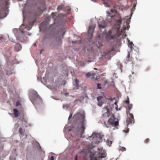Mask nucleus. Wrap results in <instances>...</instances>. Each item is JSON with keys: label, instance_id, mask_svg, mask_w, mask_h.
<instances>
[{"label": "nucleus", "instance_id": "obj_35", "mask_svg": "<svg viewBox=\"0 0 160 160\" xmlns=\"http://www.w3.org/2000/svg\"><path fill=\"white\" fill-rule=\"evenodd\" d=\"M54 158L53 156H52L50 158V160H54Z\"/></svg>", "mask_w": 160, "mask_h": 160}, {"label": "nucleus", "instance_id": "obj_9", "mask_svg": "<svg viewBox=\"0 0 160 160\" xmlns=\"http://www.w3.org/2000/svg\"><path fill=\"white\" fill-rule=\"evenodd\" d=\"M86 76L88 78L90 77L93 80H96L98 78V76L94 73L88 72L86 74Z\"/></svg>", "mask_w": 160, "mask_h": 160}, {"label": "nucleus", "instance_id": "obj_34", "mask_svg": "<svg viewBox=\"0 0 160 160\" xmlns=\"http://www.w3.org/2000/svg\"><path fill=\"white\" fill-rule=\"evenodd\" d=\"M107 13L108 15V16H109V15L110 14V12L109 11H107Z\"/></svg>", "mask_w": 160, "mask_h": 160}, {"label": "nucleus", "instance_id": "obj_41", "mask_svg": "<svg viewBox=\"0 0 160 160\" xmlns=\"http://www.w3.org/2000/svg\"><path fill=\"white\" fill-rule=\"evenodd\" d=\"M125 132H126V133H128V132L129 131L128 130H126V131H125Z\"/></svg>", "mask_w": 160, "mask_h": 160}, {"label": "nucleus", "instance_id": "obj_50", "mask_svg": "<svg viewBox=\"0 0 160 160\" xmlns=\"http://www.w3.org/2000/svg\"><path fill=\"white\" fill-rule=\"evenodd\" d=\"M34 46H36V43H35L34 45Z\"/></svg>", "mask_w": 160, "mask_h": 160}, {"label": "nucleus", "instance_id": "obj_12", "mask_svg": "<svg viewBox=\"0 0 160 160\" xmlns=\"http://www.w3.org/2000/svg\"><path fill=\"white\" fill-rule=\"evenodd\" d=\"M102 24H101L99 22L98 23V27L99 29H102L105 28L107 26V24L105 21L102 22Z\"/></svg>", "mask_w": 160, "mask_h": 160}, {"label": "nucleus", "instance_id": "obj_10", "mask_svg": "<svg viewBox=\"0 0 160 160\" xmlns=\"http://www.w3.org/2000/svg\"><path fill=\"white\" fill-rule=\"evenodd\" d=\"M103 111L104 113L103 114V117H108L109 116L110 110L108 107L104 108Z\"/></svg>", "mask_w": 160, "mask_h": 160}, {"label": "nucleus", "instance_id": "obj_33", "mask_svg": "<svg viewBox=\"0 0 160 160\" xmlns=\"http://www.w3.org/2000/svg\"><path fill=\"white\" fill-rule=\"evenodd\" d=\"M121 149L123 151H126V148L124 147H122L121 148Z\"/></svg>", "mask_w": 160, "mask_h": 160}, {"label": "nucleus", "instance_id": "obj_16", "mask_svg": "<svg viewBox=\"0 0 160 160\" xmlns=\"http://www.w3.org/2000/svg\"><path fill=\"white\" fill-rule=\"evenodd\" d=\"M115 49L114 48H112L111 50H108L106 52H105L106 55H109L111 54V52L112 51H114Z\"/></svg>", "mask_w": 160, "mask_h": 160}, {"label": "nucleus", "instance_id": "obj_37", "mask_svg": "<svg viewBox=\"0 0 160 160\" xmlns=\"http://www.w3.org/2000/svg\"><path fill=\"white\" fill-rule=\"evenodd\" d=\"M75 160H78V156L76 155L75 158Z\"/></svg>", "mask_w": 160, "mask_h": 160}, {"label": "nucleus", "instance_id": "obj_30", "mask_svg": "<svg viewBox=\"0 0 160 160\" xmlns=\"http://www.w3.org/2000/svg\"><path fill=\"white\" fill-rule=\"evenodd\" d=\"M149 141V138H147L145 141V143H148Z\"/></svg>", "mask_w": 160, "mask_h": 160}, {"label": "nucleus", "instance_id": "obj_20", "mask_svg": "<svg viewBox=\"0 0 160 160\" xmlns=\"http://www.w3.org/2000/svg\"><path fill=\"white\" fill-rule=\"evenodd\" d=\"M107 143L108 145V146H110L112 144V142L111 141L109 140H107Z\"/></svg>", "mask_w": 160, "mask_h": 160}, {"label": "nucleus", "instance_id": "obj_26", "mask_svg": "<svg viewBox=\"0 0 160 160\" xmlns=\"http://www.w3.org/2000/svg\"><path fill=\"white\" fill-rule=\"evenodd\" d=\"M111 12L114 13H116L117 12V11L114 9H111Z\"/></svg>", "mask_w": 160, "mask_h": 160}, {"label": "nucleus", "instance_id": "obj_39", "mask_svg": "<svg viewBox=\"0 0 160 160\" xmlns=\"http://www.w3.org/2000/svg\"><path fill=\"white\" fill-rule=\"evenodd\" d=\"M117 103H118V102L117 101H116L115 102H114V104L116 105V106L118 105Z\"/></svg>", "mask_w": 160, "mask_h": 160}, {"label": "nucleus", "instance_id": "obj_32", "mask_svg": "<svg viewBox=\"0 0 160 160\" xmlns=\"http://www.w3.org/2000/svg\"><path fill=\"white\" fill-rule=\"evenodd\" d=\"M117 22H118L119 23H121L122 22V20L121 19H120L117 20Z\"/></svg>", "mask_w": 160, "mask_h": 160}, {"label": "nucleus", "instance_id": "obj_5", "mask_svg": "<svg viewBox=\"0 0 160 160\" xmlns=\"http://www.w3.org/2000/svg\"><path fill=\"white\" fill-rule=\"evenodd\" d=\"M112 32L109 30L106 36V38L108 40L115 39L119 37L121 35V33L119 31V29L118 30L115 35H111Z\"/></svg>", "mask_w": 160, "mask_h": 160}, {"label": "nucleus", "instance_id": "obj_1", "mask_svg": "<svg viewBox=\"0 0 160 160\" xmlns=\"http://www.w3.org/2000/svg\"><path fill=\"white\" fill-rule=\"evenodd\" d=\"M85 118V114L84 111L81 110L77 112L73 116V118L75 121L78 123L79 125H81L80 130L81 132V135L82 136L83 133L85 129L84 126V122Z\"/></svg>", "mask_w": 160, "mask_h": 160}, {"label": "nucleus", "instance_id": "obj_47", "mask_svg": "<svg viewBox=\"0 0 160 160\" xmlns=\"http://www.w3.org/2000/svg\"><path fill=\"white\" fill-rule=\"evenodd\" d=\"M3 38V37H1L0 38V39L2 40Z\"/></svg>", "mask_w": 160, "mask_h": 160}, {"label": "nucleus", "instance_id": "obj_29", "mask_svg": "<svg viewBox=\"0 0 160 160\" xmlns=\"http://www.w3.org/2000/svg\"><path fill=\"white\" fill-rule=\"evenodd\" d=\"M62 9V7L61 6H59L57 8V10L58 11H59V10H61Z\"/></svg>", "mask_w": 160, "mask_h": 160}, {"label": "nucleus", "instance_id": "obj_13", "mask_svg": "<svg viewBox=\"0 0 160 160\" xmlns=\"http://www.w3.org/2000/svg\"><path fill=\"white\" fill-rule=\"evenodd\" d=\"M7 15L4 10H2L0 11V18H4Z\"/></svg>", "mask_w": 160, "mask_h": 160}, {"label": "nucleus", "instance_id": "obj_15", "mask_svg": "<svg viewBox=\"0 0 160 160\" xmlns=\"http://www.w3.org/2000/svg\"><path fill=\"white\" fill-rule=\"evenodd\" d=\"M130 52L129 51H128V54L126 58V60L127 61V62L132 61L133 58L132 57H130Z\"/></svg>", "mask_w": 160, "mask_h": 160}, {"label": "nucleus", "instance_id": "obj_43", "mask_svg": "<svg viewBox=\"0 0 160 160\" xmlns=\"http://www.w3.org/2000/svg\"><path fill=\"white\" fill-rule=\"evenodd\" d=\"M1 65H0V73L1 72Z\"/></svg>", "mask_w": 160, "mask_h": 160}, {"label": "nucleus", "instance_id": "obj_2", "mask_svg": "<svg viewBox=\"0 0 160 160\" xmlns=\"http://www.w3.org/2000/svg\"><path fill=\"white\" fill-rule=\"evenodd\" d=\"M105 150L102 148H98V151L90 155V160H102V158L106 157Z\"/></svg>", "mask_w": 160, "mask_h": 160}, {"label": "nucleus", "instance_id": "obj_3", "mask_svg": "<svg viewBox=\"0 0 160 160\" xmlns=\"http://www.w3.org/2000/svg\"><path fill=\"white\" fill-rule=\"evenodd\" d=\"M29 98L33 104H35L41 100V99L38 93L35 91H32L31 92L29 95Z\"/></svg>", "mask_w": 160, "mask_h": 160}, {"label": "nucleus", "instance_id": "obj_49", "mask_svg": "<svg viewBox=\"0 0 160 160\" xmlns=\"http://www.w3.org/2000/svg\"><path fill=\"white\" fill-rule=\"evenodd\" d=\"M16 106H18V103H16Z\"/></svg>", "mask_w": 160, "mask_h": 160}, {"label": "nucleus", "instance_id": "obj_19", "mask_svg": "<svg viewBox=\"0 0 160 160\" xmlns=\"http://www.w3.org/2000/svg\"><path fill=\"white\" fill-rule=\"evenodd\" d=\"M79 82V81L77 78H76L75 80V83L74 84V85L76 86V87H78V85Z\"/></svg>", "mask_w": 160, "mask_h": 160}, {"label": "nucleus", "instance_id": "obj_53", "mask_svg": "<svg viewBox=\"0 0 160 160\" xmlns=\"http://www.w3.org/2000/svg\"><path fill=\"white\" fill-rule=\"evenodd\" d=\"M94 69H96H96H96V68H94Z\"/></svg>", "mask_w": 160, "mask_h": 160}, {"label": "nucleus", "instance_id": "obj_8", "mask_svg": "<svg viewBox=\"0 0 160 160\" xmlns=\"http://www.w3.org/2000/svg\"><path fill=\"white\" fill-rule=\"evenodd\" d=\"M56 13L52 12L51 16L53 19L54 23H58L59 22L60 20V17L59 16H56Z\"/></svg>", "mask_w": 160, "mask_h": 160}, {"label": "nucleus", "instance_id": "obj_24", "mask_svg": "<svg viewBox=\"0 0 160 160\" xmlns=\"http://www.w3.org/2000/svg\"><path fill=\"white\" fill-rule=\"evenodd\" d=\"M103 102L102 101H98V105L100 106V107H101L102 105L103 104Z\"/></svg>", "mask_w": 160, "mask_h": 160}, {"label": "nucleus", "instance_id": "obj_42", "mask_svg": "<svg viewBox=\"0 0 160 160\" xmlns=\"http://www.w3.org/2000/svg\"><path fill=\"white\" fill-rule=\"evenodd\" d=\"M21 32H22V33H24V31L22 30H21Z\"/></svg>", "mask_w": 160, "mask_h": 160}, {"label": "nucleus", "instance_id": "obj_44", "mask_svg": "<svg viewBox=\"0 0 160 160\" xmlns=\"http://www.w3.org/2000/svg\"><path fill=\"white\" fill-rule=\"evenodd\" d=\"M115 108L117 110H118V105Z\"/></svg>", "mask_w": 160, "mask_h": 160}, {"label": "nucleus", "instance_id": "obj_36", "mask_svg": "<svg viewBox=\"0 0 160 160\" xmlns=\"http://www.w3.org/2000/svg\"><path fill=\"white\" fill-rule=\"evenodd\" d=\"M114 99V98H109L108 99V100H110L111 101H112Z\"/></svg>", "mask_w": 160, "mask_h": 160}, {"label": "nucleus", "instance_id": "obj_31", "mask_svg": "<svg viewBox=\"0 0 160 160\" xmlns=\"http://www.w3.org/2000/svg\"><path fill=\"white\" fill-rule=\"evenodd\" d=\"M103 3L106 5V6H108V3L106 2H104Z\"/></svg>", "mask_w": 160, "mask_h": 160}, {"label": "nucleus", "instance_id": "obj_40", "mask_svg": "<svg viewBox=\"0 0 160 160\" xmlns=\"http://www.w3.org/2000/svg\"><path fill=\"white\" fill-rule=\"evenodd\" d=\"M23 26H24V24H22V25H21V27H20V29H22V27Z\"/></svg>", "mask_w": 160, "mask_h": 160}, {"label": "nucleus", "instance_id": "obj_22", "mask_svg": "<svg viewBox=\"0 0 160 160\" xmlns=\"http://www.w3.org/2000/svg\"><path fill=\"white\" fill-rule=\"evenodd\" d=\"M19 132L21 135L23 134V129L22 128H19Z\"/></svg>", "mask_w": 160, "mask_h": 160}, {"label": "nucleus", "instance_id": "obj_7", "mask_svg": "<svg viewBox=\"0 0 160 160\" xmlns=\"http://www.w3.org/2000/svg\"><path fill=\"white\" fill-rule=\"evenodd\" d=\"M128 115V118L126 121V122L128 125L129 124L134 123V117L132 114L129 112H128L127 113Z\"/></svg>", "mask_w": 160, "mask_h": 160}, {"label": "nucleus", "instance_id": "obj_4", "mask_svg": "<svg viewBox=\"0 0 160 160\" xmlns=\"http://www.w3.org/2000/svg\"><path fill=\"white\" fill-rule=\"evenodd\" d=\"M89 139L92 140L91 143L92 144H98L100 142V140L102 138V136L99 133L96 134L93 133L91 136L88 137Z\"/></svg>", "mask_w": 160, "mask_h": 160}, {"label": "nucleus", "instance_id": "obj_45", "mask_svg": "<svg viewBox=\"0 0 160 160\" xmlns=\"http://www.w3.org/2000/svg\"><path fill=\"white\" fill-rule=\"evenodd\" d=\"M136 4H134L133 5V8H135V7H136Z\"/></svg>", "mask_w": 160, "mask_h": 160}, {"label": "nucleus", "instance_id": "obj_17", "mask_svg": "<svg viewBox=\"0 0 160 160\" xmlns=\"http://www.w3.org/2000/svg\"><path fill=\"white\" fill-rule=\"evenodd\" d=\"M93 31H90L89 32L88 30V36L89 37V38H91L92 37L93 35Z\"/></svg>", "mask_w": 160, "mask_h": 160}, {"label": "nucleus", "instance_id": "obj_27", "mask_svg": "<svg viewBox=\"0 0 160 160\" xmlns=\"http://www.w3.org/2000/svg\"><path fill=\"white\" fill-rule=\"evenodd\" d=\"M125 102L127 104H129V101L128 97V99L125 101Z\"/></svg>", "mask_w": 160, "mask_h": 160}, {"label": "nucleus", "instance_id": "obj_48", "mask_svg": "<svg viewBox=\"0 0 160 160\" xmlns=\"http://www.w3.org/2000/svg\"><path fill=\"white\" fill-rule=\"evenodd\" d=\"M27 30H30V28H27Z\"/></svg>", "mask_w": 160, "mask_h": 160}, {"label": "nucleus", "instance_id": "obj_46", "mask_svg": "<svg viewBox=\"0 0 160 160\" xmlns=\"http://www.w3.org/2000/svg\"><path fill=\"white\" fill-rule=\"evenodd\" d=\"M68 93H65V95H66V96H67V95H68Z\"/></svg>", "mask_w": 160, "mask_h": 160}, {"label": "nucleus", "instance_id": "obj_18", "mask_svg": "<svg viewBox=\"0 0 160 160\" xmlns=\"http://www.w3.org/2000/svg\"><path fill=\"white\" fill-rule=\"evenodd\" d=\"M94 28L95 26L94 25H90L89 26L88 30L89 32L90 31H93Z\"/></svg>", "mask_w": 160, "mask_h": 160}, {"label": "nucleus", "instance_id": "obj_11", "mask_svg": "<svg viewBox=\"0 0 160 160\" xmlns=\"http://www.w3.org/2000/svg\"><path fill=\"white\" fill-rule=\"evenodd\" d=\"M21 48V45L19 43H17L14 47V50L16 52L19 51Z\"/></svg>", "mask_w": 160, "mask_h": 160}, {"label": "nucleus", "instance_id": "obj_21", "mask_svg": "<svg viewBox=\"0 0 160 160\" xmlns=\"http://www.w3.org/2000/svg\"><path fill=\"white\" fill-rule=\"evenodd\" d=\"M78 64L79 65L81 66H85V63L83 62L82 61H80L79 62Z\"/></svg>", "mask_w": 160, "mask_h": 160}, {"label": "nucleus", "instance_id": "obj_28", "mask_svg": "<svg viewBox=\"0 0 160 160\" xmlns=\"http://www.w3.org/2000/svg\"><path fill=\"white\" fill-rule=\"evenodd\" d=\"M100 85V83H98L97 84V88L98 89H101V87Z\"/></svg>", "mask_w": 160, "mask_h": 160}, {"label": "nucleus", "instance_id": "obj_52", "mask_svg": "<svg viewBox=\"0 0 160 160\" xmlns=\"http://www.w3.org/2000/svg\"><path fill=\"white\" fill-rule=\"evenodd\" d=\"M106 127H107V128H108L109 127H108V126H106Z\"/></svg>", "mask_w": 160, "mask_h": 160}, {"label": "nucleus", "instance_id": "obj_38", "mask_svg": "<svg viewBox=\"0 0 160 160\" xmlns=\"http://www.w3.org/2000/svg\"><path fill=\"white\" fill-rule=\"evenodd\" d=\"M72 114H71L69 117V119L71 118V117H72Z\"/></svg>", "mask_w": 160, "mask_h": 160}, {"label": "nucleus", "instance_id": "obj_25", "mask_svg": "<svg viewBox=\"0 0 160 160\" xmlns=\"http://www.w3.org/2000/svg\"><path fill=\"white\" fill-rule=\"evenodd\" d=\"M132 107V104H129L128 106V109L129 110H130Z\"/></svg>", "mask_w": 160, "mask_h": 160}, {"label": "nucleus", "instance_id": "obj_51", "mask_svg": "<svg viewBox=\"0 0 160 160\" xmlns=\"http://www.w3.org/2000/svg\"><path fill=\"white\" fill-rule=\"evenodd\" d=\"M5 1H7L8 0H4Z\"/></svg>", "mask_w": 160, "mask_h": 160}, {"label": "nucleus", "instance_id": "obj_6", "mask_svg": "<svg viewBox=\"0 0 160 160\" xmlns=\"http://www.w3.org/2000/svg\"><path fill=\"white\" fill-rule=\"evenodd\" d=\"M116 118L113 115H112L111 118L108 121V123L112 126H116L118 125L119 122L118 121H115Z\"/></svg>", "mask_w": 160, "mask_h": 160}, {"label": "nucleus", "instance_id": "obj_54", "mask_svg": "<svg viewBox=\"0 0 160 160\" xmlns=\"http://www.w3.org/2000/svg\"><path fill=\"white\" fill-rule=\"evenodd\" d=\"M102 1H104V0H102Z\"/></svg>", "mask_w": 160, "mask_h": 160}, {"label": "nucleus", "instance_id": "obj_14", "mask_svg": "<svg viewBox=\"0 0 160 160\" xmlns=\"http://www.w3.org/2000/svg\"><path fill=\"white\" fill-rule=\"evenodd\" d=\"M14 115L15 118H17L20 114V112L16 108L13 109Z\"/></svg>", "mask_w": 160, "mask_h": 160}, {"label": "nucleus", "instance_id": "obj_23", "mask_svg": "<svg viewBox=\"0 0 160 160\" xmlns=\"http://www.w3.org/2000/svg\"><path fill=\"white\" fill-rule=\"evenodd\" d=\"M103 98L102 96H99L97 98V99L98 101H102L101 100Z\"/></svg>", "mask_w": 160, "mask_h": 160}]
</instances>
